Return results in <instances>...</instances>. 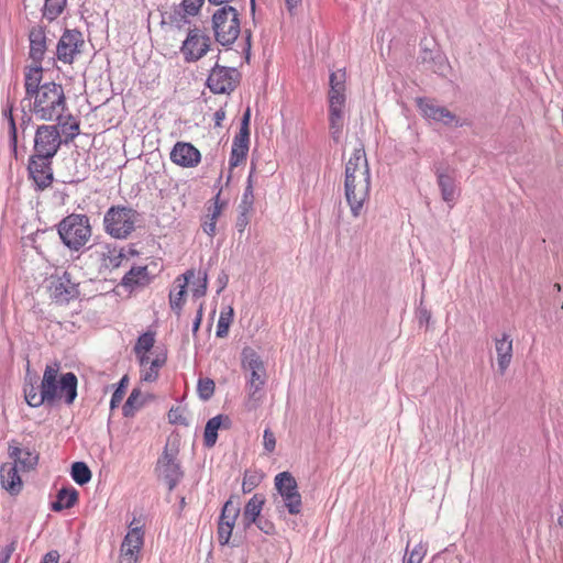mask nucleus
<instances>
[{
  "instance_id": "f3484780",
  "label": "nucleus",
  "mask_w": 563,
  "mask_h": 563,
  "mask_svg": "<svg viewBox=\"0 0 563 563\" xmlns=\"http://www.w3.org/2000/svg\"><path fill=\"white\" fill-rule=\"evenodd\" d=\"M29 41H30V58L32 59L33 64L29 67H42V62L44 59L47 44L51 42V40L46 35L45 27L41 25L32 26L29 33Z\"/></svg>"
},
{
  "instance_id": "72a5a7b5",
  "label": "nucleus",
  "mask_w": 563,
  "mask_h": 563,
  "mask_svg": "<svg viewBox=\"0 0 563 563\" xmlns=\"http://www.w3.org/2000/svg\"><path fill=\"white\" fill-rule=\"evenodd\" d=\"M2 115L8 120L9 123V143L12 151L16 154L18 148V128L13 117V103L8 102L2 110Z\"/></svg>"
},
{
  "instance_id": "c756f323",
  "label": "nucleus",
  "mask_w": 563,
  "mask_h": 563,
  "mask_svg": "<svg viewBox=\"0 0 563 563\" xmlns=\"http://www.w3.org/2000/svg\"><path fill=\"white\" fill-rule=\"evenodd\" d=\"M250 139L234 136L229 159L231 168L239 166L246 159L249 153Z\"/></svg>"
},
{
  "instance_id": "49530a36",
  "label": "nucleus",
  "mask_w": 563,
  "mask_h": 563,
  "mask_svg": "<svg viewBox=\"0 0 563 563\" xmlns=\"http://www.w3.org/2000/svg\"><path fill=\"white\" fill-rule=\"evenodd\" d=\"M154 343V334L145 332L139 336L133 350L134 352H150L153 349Z\"/></svg>"
},
{
  "instance_id": "a211bd4d",
  "label": "nucleus",
  "mask_w": 563,
  "mask_h": 563,
  "mask_svg": "<svg viewBox=\"0 0 563 563\" xmlns=\"http://www.w3.org/2000/svg\"><path fill=\"white\" fill-rule=\"evenodd\" d=\"M435 176L442 200L452 208L460 197V189L456 185L454 174L448 169L438 167L435 169Z\"/></svg>"
},
{
  "instance_id": "37998d69",
  "label": "nucleus",
  "mask_w": 563,
  "mask_h": 563,
  "mask_svg": "<svg viewBox=\"0 0 563 563\" xmlns=\"http://www.w3.org/2000/svg\"><path fill=\"white\" fill-rule=\"evenodd\" d=\"M232 318H233L232 308H229L228 312L222 311L220 313V317H219V320L217 323V331H216V335L218 338H225L228 335L229 328L232 322Z\"/></svg>"
},
{
  "instance_id": "ddd939ff",
  "label": "nucleus",
  "mask_w": 563,
  "mask_h": 563,
  "mask_svg": "<svg viewBox=\"0 0 563 563\" xmlns=\"http://www.w3.org/2000/svg\"><path fill=\"white\" fill-rule=\"evenodd\" d=\"M52 163L53 157H42L40 155L30 156L27 173L36 190H45L52 185L54 180Z\"/></svg>"
},
{
  "instance_id": "3c124183",
  "label": "nucleus",
  "mask_w": 563,
  "mask_h": 563,
  "mask_svg": "<svg viewBox=\"0 0 563 563\" xmlns=\"http://www.w3.org/2000/svg\"><path fill=\"white\" fill-rule=\"evenodd\" d=\"M168 420L170 423H174V424H180V426L189 424L187 418L185 417L184 409H181L180 407L172 408L169 410Z\"/></svg>"
},
{
  "instance_id": "a19ab883",
  "label": "nucleus",
  "mask_w": 563,
  "mask_h": 563,
  "mask_svg": "<svg viewBox=\"0 0 563 563\" xmlns=\"http://www.w3.org/2000/svg\"><path fill=\"white\" fill-rule=\"evenodd\" d=\"M407 548H409V544H407ZM426 554L427 544L423 542H419L410 552L408 549H406V554L404 556L402 563H422Z\"/></svg>"
},
{
  "instance_id": "e2e57ef3",
  "label": "nucleus",
  "mask_w": 563,
  "mask_h": 563,
  "mask_svg": "<svg viewBox=\"0 0 563 563\" xmlns=\"http://www.w3.org/2000/svg\"><path fill=\"white\" fill-rule=\"evenodd\" d=\"M256 485L255 477L244 476L243 481V492H251Z\"/></svg>"
},
{
  "instance_id": "4c0bfd02",
  "label": "nucleus",
  "mask_w": 563,
  "mask_h": 563,
  "mask_svg": "<svg viewBox=\"0 0 563 563\" xmlns=\"http://www.w3.org/2000/svg\"><path fill=\"white\" fill-rule=\"evenodd\" d=\"M24 398L26 404L30 407L37 408L45 404V400H42V389L37 393V387L33 383L24 384Z\"/></svg>"
},
{
  "instance_id": "680f3d73",
  "label": "nucleus",
  "mask_w": 563,
  "mask_h": 563,
  "mask_svg": "<svg viewBox=\"0 0 563 563\" xmlns=\"http://www.w3.org/2000/svg\"><path fill=\"white\" fill-rule=\"evenodd\" d=\"M228 282L229 276L224 272H221L217 278V284L219 286L218 294L221 292L227 287Z\"/></svg>"
},
{
  "instance_id": "6e6d98bb",
  "label": "nucleus",
  "mask_w": 563,
  "mask_h": 563,
  "mask_svg": "<svg viewBox=\"0 0 563 563\" xmlns=\"http://www.w3.org/2000/svg\"><path fill=\"white\" fill-rule=\"evenodd\" d=\"M250 119H251V110H250V108H247L242 118L240 132L235 136L250 139V129H249Z\"/></svg>"
},
{
  "instance_id": "39448f33",
  "label": "nucleus",
  "mask_w": 563,
  "mask_h": 563,
  "mask_svg": "<svg viewBox=\"0 0 563 563\" xmlns=\"http://www.w3.org/2000/svg\"><path fill=\"white\" fill-rule=\"evenodd\" d=\"M212 29L216 41L220 45H232L241 32L236 9L232 5H224L216 10L212 14Z\"/></svg>"
},
{
  "instance_id": "de8ad7c7",
  "label": "nucleus",
  "mask_w": 563,
  "mask_h": 563,
  "mask_svg": "<svg viewBox=\"0 0 563 563\" xmlns=\"http://www.w3.org/2000/svg\"><path fill=\"white\" fill-rule=\"evenodd\" d=\"M197 390L201 399L208 400L214 393V382L210 378H200Z\"/></svg>"
},
{
  "instance_id": "c85d7f7f",
  "label": "nucleus",
  "mask_w": 563,
  "mask_h": 563,
  "mask_svg": "<svg viewBox=\"0 0 563 563\" xmlns=\"http://www.w3.org/2000/svg\"><path fill=\"white\" fill-rule=\"evenodd\" d=\"M265 503V498L255 494L245 505L243 510V523L245 528H250L260 517Z\"/></svg>"
},
{
  "instance_id": "864d4df0",
  "label": "nucleus",
  "mask_w": 563,
  "mask_h": 563,
  "mask_svg": "<svg viewBox=\"0 0 563 563\" xmlns=\"http://www.w3.org/2000/svg\"><path fill=\"white\" fill-rule=\"evenodd\" d=\"M263 446L267 453L274 452L276 448V438L271 429H265L263 433Z\"/></svg>"
},
{
  "instance_id": "09e8293b",
  "label": "nucleus",
  "mask_w": 563,
  "mask_h": 563,
  "mask_svg": "<svg viewBox=\"0 0 563 563\" xmlns=\"http://www.w3.org/2000/svg\"><path fill=\"white\" fill-rule=\"evenodd\" d=\"M198 280L192 284V296L195 298H200L206 295L207 285H208V274L207 272L200 273Z\"/></svg>"
},
{
  "instance_id": "cd10ccee",
  "label": "nucleus",
  "mask_w": 563,
  "mask_h": 563,
  "mask_svg": "<svg viewBox=\"0 0 563 563\" xmlns=\"http://www.w3.org/2000/svg\"><path fill=\"white\" fill-rule=\"evenodd\" d=\"M151 277L146 266L132 267L122 278V286L131 290L148 285Z\"/></svg>"
},
{
  "instance_id": "f257e3e1",
  "label": "nucleus",
  "mask_w": 563,
  "mask_h": 563,
  "mask_svg": "<svg viewBox=\"0 0 563 563\" xmlns=\"http://www.w3.org/2000/svg\"><path fill=\"white\" fill-rule=\"evenodd\" d=\"M42 78L43 68L25 67V96L21 103H26L29 111L37 120H59L67 108L64 88L54 81L41 84Z\"/></svg>"
},
{
  "instance_id": "7ed1b4c3",
  "label": "nucleus",
  "mask_w": 563,
  "mask_h": 563,
  "mask_svg": "<svg viewBox=\"0 0 563 563\" xmlns=\"http://www.w3.org/2000/svg\"><path fill=\"white\" fill-rule=\"evenodd\" d=\"M58 235L66 247L78 252L90 241L92 229L86 214L71 213L57 224Z\"/></svg>"
},
{
  "instance_id": "4be33fe9",
  "label": "nucleus",
  "mask_w": 563,
  "mask_h": 563,
  "mask_svg": "<svg viewBox=\"0 0 563 563\" xmlns=\"http://www.w3.org/2000/svg\"><path fill=\"white\" fill-rule=\"evenodd\" d=\"M195 277V271L188 269L183 275L178 276L175 282V288L169 292V306L176 314H180L183 306L185 303L186 288L189 282Z\"/></svg>"
},
{
  "instance_id": "bf43d9fd",
  "label": "nucleus",
  "mask_w": 563,
  "mask_h": 563,
  "mask_svg": "<svg viewBox=\"0 0 563 563\" xmlns=\"http://www.w3.org/2000/svg\"><path fill=\"white\" fill-rule=\"evenodd\" d=\"M134 353L137 357L141 368L146 367L147 365L151 364L152 360H150L148 352H134Z\"/></svg>"
},
{
  "instance_id": "338daca9",
  "label": "nucleus",
  "mask_w": 563,
  "mask_h": 563,
  "mask_svg": "<svg viewBox=\"0 0 563 563\" xmlns=\"http://www.w3.org/2000/svg\"><path fill=\"white\" fill-rule=\"evenodd\" d=\"M11 550L9 548L2 549L0 551V563H7L10 559Z\"/></svg>"
},
{
  "instance_id": "f03ea898",
  "label": "nucleus",
  "mask_w": 563,
  "mask_h": 563,
  "mask_svg": "<svg viewBox=\"0 0 563 563\" xmlns=\"http://www.w3.org/2000/svg\"><path fill=\"white\" fill-rule=\"evenodd\" d=\"M241 366L246 373L244 408L250 412L255 411L265 399L266 367L261 356L251 347L243 349Z\"/></svg>"
},
{
  "instance_id": "2eb2a0df",
  "label": "nucleus",
  "mask_w": 563,
  "mask_h": 563,
  "mask_svg": "<svg viewBox=\"0 0 563 563\" xmlns=\"http://www.w3.org/2000/svg\"><path fill=\"white\" fill-rule=\"evenodd\" d=\"M238 84L235 68L216 65L207 79V86L213 93H230Z\"/></svg>"
},
{
  "instance_id": "4d7b16f0",
  "label": "nucleus",
  "mask_w": 563,
  "mask_h": 563,
  "mask_svg": "<svg viewBox=\"0 0 563 563\" xmlns=\"http://www.w3.org/2000/svg\"><path fill=\"white\" fill-rule=\"evenodd\" d=\"M254 523L265 534L271 536V534H274V532H275V526L269 519L260 517Z\"/></svg>"
},
{
  "instance_id": "8fccbe9b",
  "label": "nucleus",
  "mask_w": 563,
  "mask_h": 563,
  "mask_svg": "<svg viewBox=\"0 0 563 563\" xmlns=\"http://www.w3.org/2000/svg\"><path fill=\"white\" fill-rule=\"evenodd\" d=\"M233 527L228 521H219L218 525V539L220 544L224 545L229 543L232 534Z\"/></svg>"
},
{
  "instance_id": "774afa93",
  "label": "nucleus",
  "mask_w": 563,
  "mask_h": 563,
  "mask_svg": "<svg viewBox=\"0 0 563 563\" xmlns=\"http://www.w3.org/2000/svg\"><path fill=\"white\" fill-rule=\"evenodd\" d=\"M224 118H225L224 110L220 109V110L216 111V113H214L216 125H221V122L224 120Z\"/></svg>"
},
{
  "instance_id": "5fc2aeb1",
  "label": "nucleus",
  "mask_w": 563,
  "mask_h": 563,
  "mask_svg": "<svg viewBox=\"0 0 563 563\" xmlns=\"http://www.w3.org/2000/svg\"><path fill=\"white\" fill-rule=\"evenodd\" d=\"M352 163V159H349L347 163H346V167H345V199H346V202L347 205L352 206V184H351V178H352V174L350 173L351 168H350V164Z\"/></svg>"
},
{
  "instance_id": "20e7f679",
  "label": "nucleus",
  "mask_w": 563,
  "mask_h": 563,
  "mask_svg": "<svg viewBox=\"0 0 563 563\" xmlns=\"http://www.w3.org/2000/svg\"><path fill=\"white\" fill-rule=\"evenodd\" d=\"M139 212L126 206H112L103 216V228L107 234L124 240L135 230Z\"/></svg>"
},
{
  "instance_id": "9d476101",
  "label": "nucleus",
  "mask_w": 563,
  "mask_h": 563,
  "mask_svg": "<svg viewBox=\"0 0 563 563\" xmlns=\"http://www.w3.org/2000/svg\"><path fill=\"white\" fill-rule=\"evenodd\" d=\"M417 106L422 117L429 121L441 123L445 126L461 128L465 123L461 121L453 112L448 108L437 103L434 100L429 98H418Z\"/></svg>"
},
{
  "instance_id": "aec40b11",
  "label": "nucleus",
  "mask_w": 563,
  "mask_h": 563,
  "mask_svg": "<svg viewBox=\"0 0 563 563\" xmlns=\"http://www.w3.org/2000/svg\"><path fill=\"white\" fill-rule=\"evenodd\" d=\"M58 372L59 365L57 363L46 365L40 388L42 389V400L45 404L53 405L58 400Z\"/></svg>"
},
{
  "instance_id": "9b49d317",
  "label": "nucleus",
  "mask_w": 563,
  "mask_h": 563,
  "mask_svg": "<svg viewBox=\"0 0 563 563\" xmlns=\"http://www.w3.org/2000/svg\"><path fill=\"white\" fill-rule=\"evenodd\" d=\"M211 40L198 27L189 29L180 46L184 59L188 63L202 58L210 49Z\"/></svg>"
},
{
  "instance_id": "052dcab7",
  "label": "nucleus",
  "mask_w": 563,
  "mask_h": 563,
  "mask_svg": "<svg viewBox=\"0 0 563 563\" xmlns=\"http://www.w3.org/2000/svg\"><path fill=\"white\" fill-rule=\"evenodd\" d=\"M59 554L57 551L47 552L40 563H58Z\"/></svg>"
},
{
  "instance_id": "e433bc0d",
  "label": "nucleus",
  "mask_w": 563,
  "mask_h": 563,
  "mask_svg": "<svg viewBox=\"0 0 563 563\" xmlns=\"http://www.w3.org/2000/svg\"><path fill=\"white\" fill-rule=\"evenodd\" d=\"M143 406V399L141 390L137 388H134L130 396L128 397L125 404L123 405V415L125 417H132L139 408Z\"/></svg>"
},
{
  "instance_id": "6e6552de",
  "label": "nucleus",
  "mask_w": 563,
  "mask_h": 563,
  "mask_svg": "<svg viewBox=\"0 0 563 563\" xmlns=\"http://www.w3.org/2000/svg\"><path fill=\"white\" fill-rule=\"evenodd\" d=\"M60 145L62 137L57 125L42 124L35 131L32 155L54 158Z\"/></svg>"
},
{
  "instance_id": "423d86ee",
  "label": "nucleus",
  "mask_w": 563,
  "mask_h": 563,
  "mask_svg": "<svg viewBox=\"0 0 563 563\" xmlns=\"http://www.w3.org/2000/svg\"><path fill=\"white\" fill-rule=\"evenodd\" d=\"M344 79L345 74L341 70L332 73L330 75V129L332 137L335 142H339L342 130V107L344 104Z\"/></svg>"
},
{
  "instance_id": "412c9836",
  "label": "nucleus",
  "mask_w": 563,
  "mask_h": 563,
  "mask_svg": "<svg viewBox=\"0 0 563 563\" xmlns=\"http://www.w3.org/2000/svg\"><path fill=\"white\" fill-rule=\"evenodd\" d=\"M8 455L13 461L16 467L20 466L23 471H31L35 468L38 462V455L29 449H21L19 444L12 440L9 442Z\"/></svg>"
},
{
  "instance_id": "4468645a",
  "label": "nucleus",
  "mask_w": 563,
  "mask_h": 563,
  "mask_svg": "<svg viewBox=\"0 0 563 563\" xmlns=\"http://www.w3.org/2000/svg\"><path fill=\"white\" fill-rule=\"evenodd\" d=\"M48 289L51 298L58 305L68 303L79 295L78 284L71 280L70 274L67 272L60 276H52Z\"/></svg>"
},
{
  "instance_id": "ea45409f",
  "label": "nucleus",
  "mask_w": 563,
  "mask_h": 563,
  "mask_svg": "<svg viewBox=\"0 0 563 563\" xmlns=\"http://www.w3.org/2000/svg\"><path fill=\"white\" fill-rule=\"evenodd\" d=\"M197 14H188L187 11H183V5L178 4L169 15V22L177 29H183L190 24V18Z\"/></svg>"
},
{
  "instance_id": "6ab92c4d",
  "label": "nucleus",
  "mask_w": 563,
  "mask_h": 563,
  "mask_svg": "<svg viewBox=\"0 0 563 563\" xmlns=\"http://www.w3.org/2000/svg\"><path fill=\"white\" fill-rule=\"evenodd\" d=\"M170 161L184 168H192L200 163L201 154L191 143L177 142L170 152Z\"/></svg>"
},
{
  "instance_id": "0eeeda50",
  "label": "nucleus",
  "mask_w": 563,
  "mask_h": 563,
  "mask_svg": "<svg viewBox=\"0 0 563 563\" xmlns=\"http://www.w3.org/2000/svg\"><path fill=\"white\" fill-rule=\"evenodd\" d=\"M274 484L280 498L276 499L277 508H286L290 515L300 514L302 501L295 477L289 472H282L275 476Z\"/></svg>"
},
{
  "instance_id": "a18cd8bd",
  "label": "nucleus",
  "mask_w": 563,
  "mask_h": 563,
  "mask_svg": "<svg viewBox=\"0 0 563 563\" xmlns=\"http://www.w3.org/2000/svg\"><path fill=\"white\" fill-rule=\"evenodd\" d=\"M128 384H129V377H128V375H124L120 379L117 389L112 394V397H111V400H110V408L111 409L117 408L121 404V401L123 399V396L125 394V389H126Z\"/></svg>"
},
{
  "instance_id": "a878e982",
  "label": "nucleus",
  "mask_w": 563,
  "mask_h": 563,
  "mask_svg": "<svg viewBox=\"0 0 563 563\" xmlns=\"http://www.w3.org/2000/svg\"><path fill=\"white\" fill-rule=\"evenodd\" d=\"M363 158L362 164V172L361 175L363 177L362 179V195L360 197V200H357V206H354V216L357 214V209L362 208L364 200L368 197L369 194V187H371V175H369V168L367 165V161L364 157V153L362 151L357 150L354 151V172L360 167V161Z\"/></svg>"
},
{
  "instance_id": "bb28decb",
  "label": "nucleus",
  "mask_w": 563,
  "mask_h": 563,
  "mask_svg": "<svg viewBox=\"0 0 563 563\" xmlns=\"http://www.w3.org/2000/svg\"><path fill=\"white\" fill-rule=\"evenodd\" d=\"M206 209L207 213L202 220L201 228L207 235L212 238L216 234L217 221L222 212V203L220 202L219 195L207 205Z\"/></svg>"
},
{
  "instance_id": "1a4fd4ad",
  "label": "nucleus",
  "mask_w": 563,
  "mask_h": 563,
  "mask_svg": "<svg viewBox=\"0 0 563 563\" xmlns=\"http://www.w3.org/2000/svg\"><path fill=\"white\" fill-rule=\"evenodd\" d=\"M144 534L143 528L135 525L133 519L120 545L119 563H139Z\"/></svg>"
},
{
  "instance_id": "b1692460",
  "label": "nucleus",
  "mask_w": 563,
  "mask_h": 563,
  "mask_svg": "<svg viewBox=\"0 0 563 563\" xmlns=\"http://www.w3.org/2000/svg\"><path fill=\"white\" fill-rule=\"evenodd\" d=\"M498 371L505 374L512 360V340L509 334L504 333L501 338L495 339Z\"/></svg>"
},
{
  "instance_id": "5701e85b",
  "label": "nucleus",
  "mask_w": 563,
  "mask_h": 563,
  "mask_svg": "<svg viewBox=\"0 0 563 563\" xmlns=\"http://www.w3.org/2000/svg\"><path fill=\"white\" fill-rule=\"evenodd\" d=\"M0 483L1 487L11 496L20 494L23 487V482L18 473L15 464L3 463L0 466Z\"/></svg>"
},
{
  "instance_id": "f704fd0d",
  "label": "nucleus",
  "mask_w": 563,
  "mask_h": 563,
  "mask_svg": "<svg viewBox=\"0 0 563 563\" xmlns=\"http://www.w3.org/2000/svg\"><path fill=\"white\" fill-rule=\"evenodd\" d=\"M67 0H45L42 9L43 18L48 21L56 20L65 10Z\"/></svg>"
},
{
  "instance_id": "69168bd1",
  "label": "nucleus",
  "mask_w": 563,
  "mask_h": 563,
  "mask_svg": "<svg viewBox=\"0 0 563 563\" xmlns=\"http://www.w3.org/2000/svg\"><path fill=\"white\" fill-rule=\"evenodd\" d=\"M288 11L292 14L302 3V0H285Z\"/></svg>"
},
{
  "instance_id": "0e129e2a",
  "label": "nucleus",
  "mask_w": 563,
  "mask_h": 563,
  "mask_svg": "<svg viewBox=\"0 0 563 563\" xmlns=\"http://www.w3.org/2000/svg\"><path fill=\"white\" fill-rule=\"evenodd\" d=\"M79 134V124L73 123L68 126L67 139L74 140Z\"/></svg>"
},
{
  "instance_id": "13d9d810",
  "label": "nucleus",
  "mask_w": 563,
  "mask_h": 563,
  "mask_svg": "<svg viewBox=\"0 0 563 563\" xmlns=\"http://www.w3.org/2000/svg\"><path fill=\"white\" fill-rule=\"evenodd\" d=\"M23 107V114L21 117L20 128L24 132L32 123V118L34 115L31 114L30 111H25V107H27L26 103H22Z\"/></svg>"
},
{
  "instance_id": "7c9ffc66",
  "label": "nucleus",
  "mask_w": 563,
  "mask_h": 563,
  "mask_svg": "<svg viewBox=\"0 0 563 563\" xmlns=\"http://www.w3.org/2000/svg\"><path fill=\"white\" fill-rule=\"evenodd\" d=\"M78 499V493L73 487H64L58 490L56 500L52 503V510L62 511L71 508Z\"/></svg>"
},
{
  "instance_id": "58836bf2",
  "label": "nucleus",
  "mask_w": 563,
  "mask_h": 563,
  "mask_svg": "<svg viewBox=\"0 0 563 563\" xmlns=\"http://www.w3.org/2000/svg\"><path fill=\"white\" fill-rule=\"evenodd\" d=\"M124 257L123 250L108 249L107 253H103L102 264L107 268L114 269L121 265Z\"/></svg>"
},
{
  "instance_id": "dca6fc26",
  "label": "nucleus",
  "mask_w": 563,
  "mask_h": 563,
  "mask_svg": "<svg viewBox=\"0 0 563 563\" xmlns=\"http://www.w3.org/2000/svg\"><path fill=\"white\" fill-rule=\"evenodd\" d=\"M176 451L164 449L162 456L157 462V470L159 475L165 479L168 485V489L173 490L183 478V471L176 459Z\"/></svg>"
},
{
  "instance_id": "603ef678",
  "label": "nucleus",
  "mask_w": 563,
  "mask_h": 563,
  "mask_svg": "<svg viewBox=\"0 0 563 563\" xmlns=\"http://www.w3.org/2000/svg\"><path fill=\"white\" fill-rule=\"evenodd\" d=\"M203 3L205 0H183L179 4L188 14H198Z\"/></svg>"
},
{
  "instance_id": "473e14b6",
  "label": "nucleus",
  "mask_w": 563,
  "mask_h": 563,
  "mask_svg": "<svg viewBox=\"0 0 563 563\" xmlns=\"http://www.w3.org/2000/svg\"><path fill=\"white\" fill-rule=\"evenodd\" d=\"M222 416H216L207 421L203 434V443L207 448L214 446L218 439V430L222 424Z\"/></svg>"
},
{
  "instance_id": "2f4dec72",
  "label": "nucleus",
  "mask_w": 563,
  "mask_h": 563,
  "mask_svg": "<svg viewBox=\"0 0 563 563\" xmlns=\"http://www.w3.org/2000/svg\"><path fill=\"white\" fill-rule=\"evenodd\" d=\"M166 363V355L161 353L151 361V364L146 367L141 368V380L146 383H153L158 378L159 369Z\"/></svg>"
},
{
  "instance_id": "c9c22d12",
  "label": "nucleus",
  "mask_w": 563,
  "mask_h": 563,
  "mask_svg": "<svg viewBox=\"0 0 563 563\" xmlns=\"http://www.w3.org/2000/svg\"><path fill=\"white\" fill-rule=\"evenodd\" d=\"M71 477L80 486L87 484L91 479V471L85 462H75L71 465Z\"/></svg>"
},
{
  "instance_id": "f8f14e48",
  "label": "nucleus",
  "mask_w": 563,
  "mask_h": 563,
  "mask_svg": "<svg viewBox=\"0 0 563 563\" xmlns=\"http://www.w3.org/2000/svg\"><path fill=\"white\" fill-rule=\"evenodd\" d=\"M85 45L82 33L66 29L56 45V58L64 64H73Z\"/></svg>"
},
{
  "instance_id": "c03bdc74",
  "label": "nucleus",
  "mask_w": 563,
  "mask_h": 563,
  "mask_svg": "<svg viewBox=\"0 0 563 563\" xmlns=\"http://www.w3.org/2000/svg\"><path fill=\"white\" fill-rule=\"evenodd\" d=\"M240 509L232 500L225 501L219 521H228L230 526L234 527L235 520L239 516Z\"/></svg>"
},
{
  "instance_id": "393cba45",
  "label": "nucleus",
  "mask_w": 563,
  "mask_h": 563,
  "mask_svg": "<svg viewBox=\"0 0 563 563\" xmlns=\"http://www.w3.org/2000/svg\"><path fill=\"white\" fill-rule=\"evenodd\" d=\"M77 376L73 372L65 373L58 379V399L66 405L74 404L77 397Z\"/></svg>"
},
{
  "instance_id": "79ce46f5",
  "label": "nucleus",
  "mask_w": 563,
  "mask_h": 563,
  "mask_svg": "<svg viewBox=\"0 0 563 563\" xmlns=\"http://www.w3.org/2000/svg\"><path fill=\"white\" fill-rule=\"evenodd\" d=\"M252 175L253 170H251L247 178V186L244 189L242 200L240 203V210H242V216H246V213L252 209L254 203V195H253V184H252Z\"/></svg>"
}]
</instances>
